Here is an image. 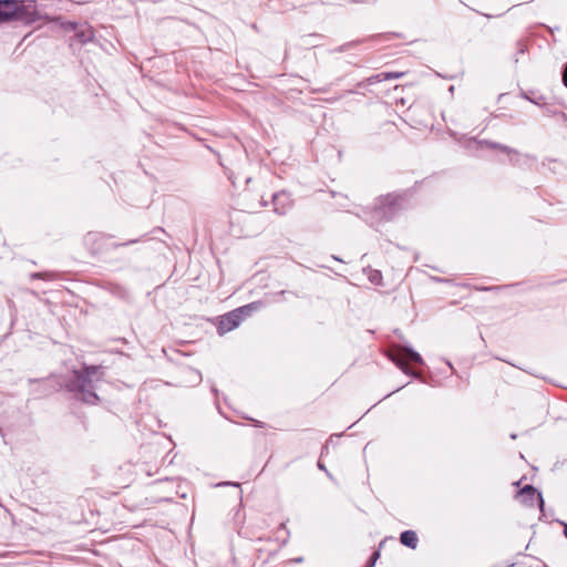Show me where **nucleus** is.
<instances>
[{
	"mask_svg": "<svg viewBox=\"0 0 567 567\" xmlns=\"http://www.w3.org/2000/svg\"><path fill=\"white\" fill-rule=\"evenodd\" d=\"M280 529H282V530H284V529H286V524H285V523H281V524H280V526H279V530H280Z\"/></svg>",
	"mask_w": 567,
	"mask_h": 567,
	"instance_id": "nucleus-20",
	"label": "nucleus"
},
{
	"mask_svg": "<svg viewBox=\"0 0 567 567\" xmlns=\"http://www.w3.org/2000/svg\"><path fill=\"white\" fill-rule=\"evenodd\" d=\"M258 308L259 305L257 302H251L221 316L217 326L218 333L225 334L236 329L247 316Z\"/></svg>",
	"mask_w": 567,
	"mask_h": 567,
	"instance_id": "nucleus-5",
	"label": "nucleus"
},
{
	"mask_svg": "<svg viewBox=\"0 0 567 567\" xmlns=\"http://www.w3.org/2000/svg\"><path fill=\"white\" fill-rule=\"evenodd\" d=\"M50 275L48 274H42V272H35L32 275L33 278H44V277H49Z\"/></svg>",
	"mask_w": 567,
	"mask_h": 567,
	"instance_id": "nucleus-15",
	"label": "nucleus"
},
{
	"mask_svg": "<svg viewBox=\"0 0 567 567\" xmlns=\"http://www.w3.org/2000/svg\"><path fill=\"white\" fill-rule=\"evenodd\" d=\"M403 207L401 195L389 194L381 197L371 212L364 213V220L373 228H378L382 221L391 220Z\"/></svg>",
	"mask_w": 567,
	"mask_h": 567,
	"instance_id": "nucleus-2",
	"label": "nucleus"
},
{
	"mask_svg": "<svg viewBox=\"0 0 567 567\" xmlns=\"http://www.w3.org/2000/svg\"><path fill=\"white\" fill-rule=\"evenodd\" d=\"M564 533H565V536L567 537V525H565V530H564Z\"/></svg>",
	"mask_w": 567,
	"mask_h": 567,
	"instance_id": "nucleus-24",
	"label": "nucleus"
},
{
	"mask_svg": "<svg viewBox=\"0 0 567 567\" xmlns=\"http://www.w3.org/2000/svg\"><path fill=\"white\" fill-rule=\"evenodd\" d=\"M403 75H404L403 72H381V73L377 74L375 76H372L370 80L382 82V81H388V80H395Z\"/></svg>",
	"mask_w": 567,
	"mask_h": 567,
	"instance_id": "nucleus-10",
	"label": "nucleus"
},
{
	"mask_svg": "<svg viewBox=\"0 0 567 567\" xmlns=\"http://www.w3.org/2000/svg\"><path fill=\"white\" fill-rule=\"evenodd\" d=\"M229 484H230V483H228V482H224V483H221L220 485H229Z\"/></svg>",
	"mask_w": 567,
	"mask_h": 567,
	"instance_id": "nucleus-26",
	"label": "nucleus"
},
{
	"mask_svg": "<svg viewBox=\"0 0 567 567\" xmlns=\"http://www.w3.org/2000/svg\"><path fill=\"white\" fill-rule=\"evenodd\" d=\"M296 563H301L302 561V557H298L295 559Z\"/></svg>",
	"mask_w": 567,
	"mask_h": 567,
	"instance_id": "nucleus-22",
	"label": "nucleus"
},
{
	"mask_svg": "<svg viewBox=\"0 0 567 567\" xmlns=\"http://www.w3.org/2000/svg\"><path fill=\"white\" fill-rule=\"evenodd\" d=\"M520 496L530 495V506H534L535 503L538 504L540 511L544 507V498L542 493H539L533 485H525L518 493Z\"/></svg>",
	"mask_w": 567,
	"mask_h": 567,
	"instance_id": "nucleus-7",
	"label": "nucleus"
},
{
	"mask_svg": "<svg viewBox=\"0 0 567 567\" xmlns=\"http://www.w3.org/2000/svg\"><path fill=\"white\" fill-rule=\"evenodd\" d=\"M400 542L402 545L415 549L417 546V535L414 530H404L400 535Z\"/></svg>",
	"mask_w": 567,
	"mask_h": 567,
	"instance_id": "nucleus-8",
	"label": "nucleus"
},
{
	"mask_svg": "<svg viewBox=\"0 0 567 567\" xmlns=\"http://www.w3.org/2000/svg\"><path fill=\"white\" fill-rule=\"evenodd\" d=\"M38 20L35 6L21 0H0V23L21 21L31 24Z\"/></svg>",
	"mask_w": 567,
	"mask_h": 567,
	"instance_id": "nucleus-3",
	"label": "nucleus"
},
{
	"mask_svg": "<svg viewBox=\"0 0 567 567\" xmlns=\"http://www.w3.org/2000/svg\"><path fill=\"white\" fill-rule=\"evenodd\" d=\"M563 83L567 87V63L565 64L563 70Z\"/></svg>",
	"mask_w": 567,
	"mask_h": 567,
	"instance_id": "nucleus-13",
	"label": "nucleus"
},
{
	"mask_svg": "<svg viewBox=\"0 0 567 567\" xmlns=\"http://www.w3.org/2000/svg\"><path fill=\"white\" fill-rule=\"evenodd\" d=\"M196 374H197V379L200 381L202 380L200 374L198 372H196Z\"/></svg>",
	"mask_w": 567,
	"mask_h": 567,
	"instance_id": "nucleus-23",
	"label": "nucleus"
},
{
	"mask_svg": "<svg viewBox=\"0 0 567 567\" xmlns=\"http://www.w3.org/2000/svg\"><path fill=\"white\" fill-rule=\"evenodd\" d=\"M449 367L453 370V365L451 362H447Z\"/></svg>",
	"mask_w": 567,
	"mask_h": 567,
	"instance_id": "nucleus-25",
	"label": "nucleus"
},
{
	"mask_svg": "<svg viewBox=\"0 0 567 567\" xmlns=\"http://www.w3.org/2000/svg\"><path fill=\"white\" fill-rule=\"evenodd\" d=\"M378 557H379V553H378V551L373 553V555H372V561H371L370 567H372V566H373L374 560H375Z\"/></svg>",
	"mask_w": 567,
	"mask_h": 567,
	"instance_id": "nucleus-16",
	"label": "nucleus"
},
{
	"mask_svg": "<svg viewBox=\"0 0 567 567\" xmlns=\"http://www.w3.org/2000/svg\"><path fill=\"white\" fill-rule=\"evenodd\" d=\"M97 235L96 234H89L87 240H93Z\"/></svg>",
	"mask_w": 567,
	"mask_h": 567,
	"instance_id": "nucleus-19",
	"label": "nucleus"
},
{
	"mask_svg": "<svg viewBox=\"0 0 567 567\" xmlns=\"http://www.w3.org/2000/svg\"><path fill=\"white\" fill-rule=\"evenodd\" d=\"M260 205H261L262 207H265V206H267V205H268V203H267V202H265V200H261Z\"/></svg>",
	"mask_w": 567,
	"mask_h": 567,
	"instance_id": "nucleus-21",
	"label": "nucleus"
},
{
	"mask_svg": "<svg viewBox=\"0 0 567 567\" xmlns=\"http://www.w3.org/2000/svg\"><path fill=\"white\" fill-rule=\"evenodd\" d=\"M102 367L84 365L82 370H74L68 380L65 388L74 398L86 404H97L100 398L96 394L97 384L103 380Z\"/></svg>",
	"mask_w": 567,
	"mask_h": 567,
	"instance_id": "nucleus-1",
	"label": "nucleus"
},
{
	"mask_svg": "<svg viewBox=\"0 0 567 567\" xmlns=\"http://www.w3.org/2000/svg\"><path fill=\"white\" fill-rule=\"evenodd\" d=\"M518 45H519L518 52L519 53H524L525 52V45L523 43H518Z\"/></svg>",
	"mask_w": 567,
	"mask_h": 567,
	"instance_id": "nucleus-17",
	"label": "nucleus"
},
{
	"mask_svg": "<svg viewBox=\"0 0 567 567\" xmlns=\"http://www.w3.org/2000/svg\"><path fill=\"white\" fill-rule=\"evenodd\" d=\"M369 280L372 282V284H375V285H380L381 284V280H382V275L379 270H373L371 271L370 276H369Z\"/></svg>",
	"mask_w": 567,
	"mask_h": 567,
	"instance_id": "nucleus-11",
	"label": "nucleus"
},
{
	"mask_svg": "<svg viewBox=\"0 0 567 567\" xmlns=\"http://www.w3.org/2000/svg\"><path fill=\"white\" fill-rule=\"evenodd\" d=\"M476 143H477L481 147H482V146H487V147H491V148H496V150H499V151H502V152H505V153H507V154H509V155H512V154H513V155H517V154H518V153H517V151H515V150H513V148H511V147H508V146H506V145L499 144V143H494V142H489V141H485V140H483V141H478V142H476Z\"/></svg>",
	"mask_w": 567,
	"mask_h": 567,
	"instance_id": "nucleus-9",
	"label": "nucleus"
},
{
	"mask_svg": "<svg viewBox=\"0 0 567 567\" xmlns=\"http://www.w3.org/2000/svg\"><path fill=\"white\" fill-rule=\"evenodd\" d=\"M522 502L526 505H529L530 506V495H525V496H522Z\"/></svg>",
	"mask_w": 567,
	"mask_h": 567,
	"instance_id": "nucleus-14",
	"label": "nucleus"
},
{
	"mask_svg": "<svg viewBox=\"0 0 567 567\" xmlns=\"http://www.w3.org/2000/svg\"><path fill=\"white\" fill-rule=\"evenodd\" d=\"M274 212L278 215H286L292 207L293 200L286 192H278L272 195Z\"/></svg>",
	"mask_w": 567,
	"mask_h": 567,
	"instance_id": "nucleus-6",
	"label": "nucleus"
},
{
	"mask_svg": "<svg viewBox=\"0 0 567 567\" xmlns=\"http://www.w3.org/2000/svg\"><path fill=\"white\" fill-rule=\"evenodd\" d=\"M318 467L324 472H327V468L326 466L321 463V462H318Z\"/></svg>",
	"mask_w": 567,
	"mask_h": 567,
	"instance_id": "nucleus-18",
	"label": "nucleus"
},
{
	"mask_svg": "<svg viewBox=\"0 0 567 567\" xmlns=\"http://www.w3.org/2000/svg\"><path fill=\"white\" fill-rule=\"evenodd\" d=\"M134 243H137V239H132V240H128V241H125V243L112 244V246L117 248V247H122V246H128V245H132Z\"/></svg>",
	"mask_w": 567,
	"mask_h": 567,
	"instance_id": "nucleus-12",
	"label": "nucleus"
},
{
	"mask_svg": "<svg viewBox=\"0 0 567 567\" xmlns=\"http://www.w3.org/2000/svg\"><path fill=\"white\" fill-rule=\"evenodd\" d=\"M389 358L405 374L417 378V373L409 368V363L423 364L419 352L408 346H398L389 353Z\"/></svg>",
	"mask_w": 567,
	"mask_h": 567,
	"instance_id": "nucleus-4",
	"label": "nucleus"
}]
</instances>
